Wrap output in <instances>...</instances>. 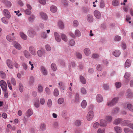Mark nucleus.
Returning <instances> with one entry per match:
<instances>
[{
	"label": "nucleus",
	"mask_w": 133,
	"mask_h": 133,
	"mask_svg": "<svg viewBox=\"0 0 133 133\" xmlns=\"http://www.w3.org/2000/svg\"><path fill=\"white\" fill-rule=\"evenodd\" d=\"M84 52L85 55L86 56L89 55L91 53V52L89 49L88 48H86L84 50Z\"/></svg>",
	"instance_id": "28"
},
{
	"label": "nucleus",
	"mask_w": 133,
	"mask_h": 133,
	"mask_svg": "<svg viewBox=\"0 0 133 133\" xmlns=\"http://www.w3.org/2000/svg\"><path fill=\"white\" fill-rule=\"evenodd\" d=\"M40 16L42 19L44 20H46L48 18V17L46 14L43 12L40 13Z\"/></svg>",
	"instance_id": "16"
},
{
	"label": "nucleus",
	"mask_w": 133,
	"mask_h": 133,
	"mask_svg": "<svg viewBox=\"0 0 133 133\" xmlns=\"http://www.w3.org/2000/svg\"><path fill=\"white\" fill-rule=\"evenodd\" d=\"M94 15L95 16L97 19H99L101 17V13L97 10H96L94 11Z\"/></svg>",
	"instance_id": "14"
},
{
	"label": "nucleus",
	"mask_w": 133,
	"mask_h": 133,
	"mask_svg": "<svg viewBox=\"0 0 133 133\" xmlns=\"http://www.w3.org/2000/svg\"><path fill=\"white\" fill-rule=\"evenodd\" d=\"M19 35L21 38L23 39L26 40L27 39V36L23 32H20Z\"/></svg>",
	"instance_id": "18"
},
{
	"label": "nucleus",
	"mask_w": 133,
	"mask_h": 133,
	"mask_svg": "<svg viewBox=\"0 0 133 133\" xmlns=\"http://www.w3.org/2000/svg\"><path fill=\"white\" fill-rule=\"evenodd\" d=\"M130 76V73L126 72L124 75V78L127 79L129 78Z\"/></svg>",
	"instance_id": "59"
},
{
	"label": "nucleus",
	"mask_w": 133,
	"mask_h": 133,
	"mask_svg": "<svg viewBox=\"0 0 133 133\" xmlns=\"http://www.w3.org/2000/svg\"><path fill=\"white\" fill-rule=\"evenodd\" d=\"M64 101V99L62 98H59L58 100V103L59 104H62Z\"/></svg>",
	"instance_id": "48"
},
{
	"label": "nucleus",
	"mask_w": 133,
	"mask_h": 133,
	"mask_svg": "<svg viewBox=\"0 0 133 133\" xmlns=\"http://www.w3.org/2000/svg\"><path fill=\"white\" fill-rule=\"evenodd\" d=\"M126 96L127 97L130 98L133 97V94L131 92L130 89H129L127 91Z\"/></svg>",
	"instance_id": "8"
},
{
	"label": "nucleus",
	"mask_w": 133,
	"mask_h": 133,
	"mask_svg": "<svg viewBox=\"0 0 133 133\" xmlns=\"http://www.w3.org/2000/svg\"><path fill=\"white\" fill-rule=\"evenodd\" d=\"M5 4L7 7H10L11 6L12 4L9 1H5Z\"/></svg>",
	"instance_id": "34"
},
{
	"label": "nucleus",
	"mask_w": 133,
	"mask_h": 133,
	"mask_svg": "<svg viewBox=\"0 0 133 133\" xmlns=\"http://www.w3.org/2000/svg\"><path fill=\"white\" fill-rule=\"evenodd\" d=\"M81 123V122L80 120H77L74 122V124L76 126L80 125Z\"/></svg>",
	"instance_id": "52"
},
{
	"label": "nucleus",
	"mask_w": 133,
	"mask_h": 133,
	"mask_svg": "<svg viewBox=\"0 0 133 133\" xmlns=\"http://www.w3.org/2000/svg\"><path fill=\"white\" fill-rule=\"evenodd\" d=\"M127 107L129 110L133 112V106L131 104H128L127 105Z\"/></svg>",
	"instance_id": "40"
},
{
	"label": "nucleus",
	"mask_w": 133,
	"mask_h": 133,
	"mask_svg": "<svg viewBox=\"0 0 133 133\" xmlns=\"http://www.w3.org/2000/svg\"><path fill=\"white\" fill-rule=\"evenodd\" d=\"M80 79L81 82L83 84H85L86 83L85 79L82 76H80Z\"/></svg>",
	"instance_id": "29"
},
{
	"label": "nucleus",
	"mask_w": 133,
	"mask_h": 133,
	"mask_svg": "<svg viewBox=\"0 0 133 133\" xmlns=\"http://www.w3.org/2000/svg\"><path fill=\"white\" fill-rule=\"evenodd\" d=\"M45 53V51L43 49L39 50L37 51V55L40 57L43 56L44 55Z\"/></svg>",
	"instance_id": "9"
},
{
	"label": "nucleus",
	"mask_w": 133,
	"mask_h": 133,
	"mask_svg": "<svg viewBox=\"0 0 133 133\" xmlns=\"http://www.w3.org/2000/svg\"><path fill=\"white\" fill-rule=\"evenodd\" d=\"M14 33H13L11 35H8L6 37L7 40L9 42H11L15 39V38L14 36Z\"/></svg>",
	"instance_id": "6"
},
{
	"label": "nucleus",
	"mask_w": 133,
	"mask_h": 133,
	"mask_svg": "<svg viewBox=\"0 0 133 133\" xmlns=\"http://www.w3.org/2000/svg\"><path fill=\"white\" fill-rule=\"evenodd\" d=\"M0 76L2 78H4L6 76V74L5 73L2 71H1L0 72Z\"/></svg>",
	"instance_id": "49"
},
{
	"label": "nucleus",
	"mask_w": 133,
	"mask_h": 133,
	"mask_svg": "<svg viewBox=\"0 0 133 133\" xmlns=\"http://www.w3.org/2000/svg\"><path fill=\"white\" fill-rule=\"evenodd\" d=\"M19 89L21 92H22L23 91V87L22 84L19 83Z\"/></svg>",
	"instance_id": "53"
},
{
	"label": "nucleus",
	"mask_w": 133,
	"mask_h": 133,
	"mask_svg": "<svg viewBox=\"0 0 133 133\" xmlns=\"http://www.w3.org/2000/svg\"><path fill=\"white\" fill-rule=\"evenodd\" d=\"M22 66H23V68L25 70H27L28 66L26 64H25V63H23L22 64Z\"/></svg>",
	"instance_id": "57"
},
{
	"label": "nucleus",
	"mask_w": 133,
	"mask_h": 133,
	"mask_svg": "<svg viewBox=\"0 0 133 133\" xmlns=\"http://www.w3.org/2000/svg\"><path fill=\"white\" fill-rule=\"evenodd\" d=\"M2 22L5 24H7L8 22L6 18L3 17L2 18Z\"/></svg>",
	"instance_id": "55"
},
{
	"label": "nucleus",
	"mask_w": 133,
	"mask_h": 133,
	"mask_svg": "<svg viewBox=\"0 0 133 133\" xmlns=\"http://www.w3.org/2000/svg\"><path fill=\"white\" fill-rule=\"evenodd\" d=\"M58 26L59 28L62 29H63L64 28V25L62 21H59L58 22Z\"/></svg>",
	"instance_id": "31"
},
{
	"label": "nucleus",
	"mask_w": 133,
	"mask_h": 133,
	"mask_svg": "<svg viewBox=\"0 0 133 133\" xmlns=\"http://www.w3.org/2000/svg\"><path fill=\"white\" fill-rule=\"evenodd\" d=\"M33 111L32 109H29L26 112V116L27 117H29L33 114Z\"/></svg>",
	"instance_id": "30"
},
{
	"label": "nucleus",
	"mask_w": 133,
	"mask_h": 133,
	"mask_svg": "<svg viewBox=\"0 0 133 133\" xmlns=\"http://www.w3.org/2000/svg\"><path fill=\"white\" fill-rule=\"evenodd\" d=\"M97 133H105L104 129H99L97 131Z\"/></svg>",
	"instance_id": "62"
},
{
	"label": "nucleus",
	"mask_w": 133,
	"mask_h": 133,
	"mask_svg": "<svg viewBox=\"0 0 133 133\" xmlns=\"http://www.w3.org/2000/svg\"><path fill=\"white\" fill-rule=\"evenodd\" d=\"M81 105L82 107L83 108H85L87 105V103L86 101L83 100L81 103Z\"/></svg>",
	"instance_id": "45"
},
{
	"label": "nucleus",
	"mask_w": 133,
	"mask_h": 133,
	"mask_svg": "<svg viewBox=\"0 0 133 133\" xmlns=\"http://www.w3.org/2000/svg\"><path fill=\"white\" fill-rule=\"evenodd\" d=\"M61 37L62 39L65 42L67 41L68 39L66 36L64 34H62L61 35Z\"/></svg>",
	"instance_id": "41"
},
{
	"label": "nucleus",
	"mask_w": 133,
	"mask_h": 133,
	"mask_svg": "<svg viewBox=\"0 0 133 133\" xmlns=\"http://www.w3.org/2000/svg\"><path fill=\"white\" fill-rule=\"evenodd\" d=\"M41 72L44 75H46L48 74V71L46 69L44 66H42L40 68Z\"/></svg>",
	"instance_id": "7"
},
{
	"label": "nucleus",
	"mask_w": 133,
	"mask_h": 133,
	"mask_svg": "<svg viewBox=\"0 0 133 133\" xmlns=\"http://www.w3.org/2000/svg\"><path fill=\"white\" fill-rule=\"evenodd\" d=\"M122 119L121 118H118L115 119L114 121V124H115L117 125L119 124Z\"/></svg>",
	"instance_id": "33"
},
{
	"label": "nucleus",
	"mask_w": 133,
	"mask_h": 133,
	"mask_svg": "<svg viewBox=\"0 0 133 133\" xmlns=\"http://www.w3.org/2000/svg\"><path fill=\"white\" fill-rule=\"evenodd\" d=\"M131 61L129 59H127L125 62V67H129L131 64Z\"/></svg>",
	"instance_id": "32"
},
{
	"label": "nucleus",
	"mask_w": 133,
	"mask_h": 133,
	"mask_svg": "<svg viewBox=\"0 0 133 133\" xmlns=\"http://www.w3.org/2000/svg\"><path fill=\"white\" fill-rule=\"evenodd\" d=\"M97 69L98 71H100L102 69L103 67L101 65H98L97 67Z\"/></svg>",
	"instance_id": "64"
},
{
	"label": "nucleus",
	"mask_w": 133,
	"mask_h": 133,
	"mask_svg": "<svg viewBox=\"0 0 133 133\" xmlns=\"http://www.w3.org/2000/svg\"><path fill=\"white\" fill-rule=\"evenodd\" d=\"M51 66L52 69L54 71H55L57 69V67L56 65L54 63H52L51 65Z\"/></svg>",
	"instance_id": "47"
},
{
	"label": "nucleus",
	"mask_w": 133,
	"mask_h": 133,
	"mask_svg": "<svg viewBox=\"0 0 133 133\" xmlns=\"http://www.w3.org/2000/svg\"><path fill=\"white\" fill-rule=\"evenodd\" d=\"M34 78L33 77L31 76L30 77L29 80V84L31 85L34 84Z\"/></svg>",
	"instance_id": "27"
},
{
	"label": "nucleus",
	"mask_w": 133,
	"mask_h": 133,
	"mask_svg": "<svg viewBox=\"0 0 133 133\" xmlns=\"http://www.w3.org/2000/svg\"><path fill=\"white\" fill-rule=\"evenodd\" d=\"M40 102L42 105H43L45 103L44 99L43 98H41L40 100Z\"/></svg>",
	"instance_id": "58"
},
{
	"label": "nucleus",
	"mask_w": 133,
	"mask_h": 133,
	"mask_svg": "<svg viewBox=\"0 0 133 133\" xmlns=\"http://www.w3.org/2000/svg\"><path fill=\"white\" fill-rule=\"evenodd\" d=\"M118 100V97H115L112 99L111 102H108L107 103V105L109 106H113L117 102Z\"/></svg>",
	"instance_id": "2"
},
{
	"label": "nucleus",
	"mask_w": 133,
	"mask_h": 133,
	"mask_svg": "<svg viewBox=\"0 0 133 133\" xmlns=\"http://www.w3.org/2000/svg\"><path fill=\"white\" fill-rule=\"evenodd\" d=\"M54 95L55 96H57L59 95V92L58 89H55L54 90Z\"/></svg>",
	"instance_id": "44"
},
{
	"label": "nucleus",
	"mask_w": 133,
	"mask_h": 133,
	"mask_svg": "<svg viewBox=\"0 0 133 133\" xmlns=\"http://www.w3.org/2000/svg\"><path fill=\"white\" fill-rule=\"evenodd\" d=\"M105 5L104 1L103 0H101L100 6V8H103L105 6Z\"/></svg>",
	"instance_id": "50"
},
{
	"label": "nucleus",
	"mask_w": 133,
	"mask_h": 133,
	"mask_svg": "<svg viewBox=\"0 0 133 133\" xmlns=\"http://www.w3.org/2000/svg\"><path fill=\"white\" fill-rule=\"evenodd\" d=\"M35 107L36 108H38L39 106V104L38 101H36L34 103Z\"/></svg>",
	"instance_id": "63"
},
{
	"label": "nucleus",
	"mask_w": 133,
	"mask_h": 133,
	"mask_svg": "<svg viewBox=\"0 0 133 133\" xmlns=\"http://www.w3.org/2000/svg\"><path fill=\"white\" fill-rule=\"evenodd\" d=\"M55 37L56 40L58 42H59L61 41L59 34L57 32H55L54 33Z\"/></svg>",
	"instance_id": "15"
},
{
	"label": "nucleus",
	"mask_w": 133,
	"mask_h": 133,
	"mask_svg": "<svg viewBox=\"0 0 133 133\" xmlns=\"http://www.w3.org/2000/svg\"><path fill=\"white\" fill-rule=\"evenodd\" d=\"M29 49L30 53L32 55L35 56L36 55V52L33 46H30L29 48Z\"/></svg>",
	"instance_id": "5"
},
{
	"label": "nucleus",
	"mask_w": 133,
	"mask_h": 133,
	"mask_svg": "<svg viewBox=\"0 0 133 133\" xmlns=\"http://www.w3.org/2000/svg\"><path fill=\"white\" fill-rule=\"evenodd\" d=\"M38 91L40 93H41L43 91V88L42 86L40 85H38Z\"/></svg>",
	"instance_id": "39"
},
{
	"label": "nucleus",
	"mask_w": 133,
	"mask_h": 133,
	"mask_svg": "<svg viewBox=\"0 0 133 133\" xmlns=\"http://www.w3.org/2000/svg\"><path fill=\"white\" fill-rule=\"evenodd\" d=\"M28 36L30 37H32L35 35V31L33 30H29L28 31Z\"/></svg>",
	"instance_id": "22"
},
{
	"label": "nucleus",
	"mask_w": 133,
	"mask_h": 133,
	"mask_svg": "<svg viewBox=\"0 0 133 133\" xmlns=\"http://www.w3.org/2000/svg\"><path fill=\"white\" fill-rule=\"evenodd\" d=\"M76 57L78 58L81 59L82 57V55L79 52H76Z\"/></svg>",
	"instance_id": "61"
},
{
	"label": "nucleus",
	"mask_w": 133,
	"mask_h": 133,
	"mask_svg": "<svg viewBox=\"0 0 133 133\" xmlns=\"http://www.w3.org/2000/svg\"><path fill=\"white\" fill-rule=\"evenodd\" d=\"M94 116V113L93 111H89L87 114V118L88 121H90L92 119Z\"/></svg>",
	"instance_id": "4"
},
{
	"label": "nucleus",
	"mask_w": 133,
	"mask_h": 133,
	"mask_svg": "<svg viewBox=\"0 0 133 133\" xmlns=\"http://www.w3.org/2000/svg\"><path fill=\"white\" fill-rule=\"evenodd\" d=\"M75 36L77 37H79L81 35V32L78 30H76L75 31Z\"/></svg>",
	"instance_id": "37"
},
{
	"label": "nucleus",
	"mask_w": 133,
	"mask_h": 133,
	"mask_svg": "<svg viewBox=\"0 0 133 133\" xmlns=\"http://www.w3.org/2000/svg\"><path fill=\"white\" fill-rule=\"evenodd\" d=\"M51 11L53 13L56 12L57 10V8L56 6L54 5H52L50 8Z\"/></svg>",
	"instance_id": "20"
},
{
	"label": "nucleus",
	"mask_w": 133,
	"mask_h": 133,
	"mask_svg": "<svg viewBox=\"0 0 133 133\" xmlns=\"http://www.w3.org/2000/svg\"><path fill=\"white\" fill-rule=\"evenodd\" d=\"M14 46L17 49L21 50L22 47L20 44L16 41H14L13 42Z\"/></svg>",
	"instance_id": "10"
},
{
	"label": "nucleus",
	"mask_w": 133,
	"mask_h": 133,
	"mask_svg": "<svg viewBox=\"0 0 133 133\" xmlns=\"http://www.w3.org/2000/svg\"><path fill=\"white\" fill-rule=\"evenodd\" d=\"M124 131L126 133H132V130L129 128H125L123 129Z\"/></svg>",
	"instance_id": "36"
},
{
	"label": "nucleus",
	"mask_w": 133,
	"mask_h": 133,
	"mask_svg": "<svg viewBox=\"0 0 133 133\" xmlns=\"http://www.w3.org/2000/svg\"><path fill=\"white\" fill-rule=\"evenodd\" d=\"M118 100V97H115L112 99L111 102H108L107 103V105L109 106H113L117 102Z\"/></svg>",
	"instance_id": "1"
},
{
	"label": "nucleus",
	"mask_w": 133,
	"mask_h": 133,
	"mask_svg": "<svg viewBox=\"0 0 133 133\" xmlns=\"http://www.w3.org/2000/svg\"><path fill=\"white\" fill-rule=\"evenodd\" d=\"M114 129L117 133H121L122 132V129L119 127L116 126L114 127Z\"/></svg>",
	"instance_id": "19"
},
{
	"label": "nucleus",
	"mask_w": 133,
	"mask_h": 133,
	"mask_svg": "<svg viewBox=\"0 0 133 133\" xmlns=\"http://www.w3.org/2000/svg\"><path fill=\"white\" fill-rule=\"evenodd\" d=\"M41 36L44 38H46L47 37V35L46 33L44 32H43L41 34Z\"/></svg>",
	"instance_id": "60"
},
{
	"label": "nucleus",
	"mask_w": 133,
	"mask_h": 133,
	"mask_svg": "<svg viewBox=\"0 0 133 133\" xmlns=\"http://www.w3.org/2000/svg\"><path fill=\"white\" fill-rule=\"evenodd\" d=\"M107 124V122L105 120L101 119L100 120L99 125L101 126L105 127Z\"/></svg>",
	"instance_id": "12"
},
{
	"label": "nucleus",
	"mask_w": 133,
	"mask_h": 133,
	"mask_svg": "<svg viewBox=\"0 0 133 133\" xmlns=\"http://www.w3.org/2000/svg\"><path fill=\"white\" fill-rule=\"evenodd\" d=\"M11 83L13 85L15 86L16 85V83L15 79L13 77H12L11 79Z\"/></svg>",
	"instance_id": "51"
},
{
	"label": "nucleus",
	"mask_w": 133,
	"mask_h": 133,
	"mask_svg": "<svg viewBox=\"0 0 133 133\" xmlns=\"http://www.w3.org/2000/svg\"><path fill=\"white\" fill-rule=\"evenodd\" d=\"M46 129V125L45 124H42L40 126L39 130L41 131L45 130Z\"/></svg>",
	"instance_id": "25"
},
{
	"label": "nucleus",
	"mask_w": 133,
	"mask_h": 133,
	"mask_svg": "<svg viewBox=\"0 0 133 133\" xmlns=\"http://www.w3.org/2000/svg\"><path fill=\"white\" fill-rule=\"evenodd\" d=\"M120 51L118 50L115 51L113 53V55L116 57H118L120 54Z\"/></svg>",
	"instance_id": "35"
},
{
	"label": "nucleus",
	"mask_w": 133,
	"mask_h": 133,
	"mask_svg": "<svg viewBox=\"0 0 133 133\" xmlns=\"http://www.w3.org/2000/svg\"><path fill=\"white\" fill-rule=\"evenodd\" d=\"M115 85L117 88H119L121 85V84L120 82H117L115 83Z\"/></svg>",
	"instance_id": "54"
},
{
	"label": "nucleus",
	"mask_w": 133,
	"mask_h": 133,
	"mask_svg": "<svg viewBox=\"0 0 133 133\" xmlns=\"http://www.w3.org/2000/svg\"><path fill=\"white\" fill-rule=\"evenodd\" d=\"M0 85L2 90L4 91H6L7 88L6 82L4 81L1 80L0 82Z\"/></svg>",
	"instance_id": "3"
},
{
	"label": "nucleus",
	"mask_w": 133,
	"mask_h": 133,
	"mask_svg": "<svg viewBox=\"0 0 133 133\" xmlns=\"http://www.w3.org/2000/svg\"><path fill=\"white\" fill-rule=\"evenodd\" d=\"M112 4L114 6H117L119 4V2L117 0H114L112 1Z\"/></svg>",
	"instance_id": "46"
},
{
	"label": "nucleus",
	"mask_w": 133,
	"mask_h": 133,
	"mask_svg": "<svg viewBox=\"0 0 133 133\" xmlns=\"http://www.w3.org/2000/svg\"><path fill=\"white\" fill-rule=\"evenodd\" d=\"M119 110V108L118 107L115 108L112 111V114H116L118 113Z\"/></svg>",
	"instance_id": "38"
},
{
	"label": "nucleus",
	"mask_w": 133,
	"mask_h": 133,
	"mask_svg": "<svg viewBox=\"0 0 133 133\" xmlns=\"http://www.w3.org/2000/svg\"><path fill=\"white\" fill-rule=\"evenodd\" d=\"M87 19L88 21L89 22H92L93 21V18L92 16L90 14L88 15Z\"/></svg>",
	"instance_id": "24"
},
{
	"label": "nucleus",
	"mask_w": 133,
	"mask_h": 133,
	"mask_svg": "<svg viewBox=\"0 0 133 133\" xmlns=\"http://www.w3.org/2000/svg\"><path fill=\"white\" fill-rule=\"evenodd\" d=\"M103 99V98L102 96L100 94H98L96 96V100L98 102H101Z\"/></svg>",
	"instance_id": "23"
},
{
	"label": "nucleus",
	"mask_w": 133,
	"mask_h": 133,
	"mask_svg": "<svg viewBox=\"0 0 133 133\" xmlns=\"http://www.w3.org/2000/svg\"><path fill=\"white\" fill-rule=\"evenodd\" d=\"M130 121H124L121 123V125L123 126H129Z\"/></svg>",
	"instance_id": "26"
},
{
	"label": "nucleus",
	"mask_w": 133,
	"mask_h": 133,
	"mask_svg": "<svg viewBox=\"0 0 133 133\" xmlns=\"http://www.w3.org/2000/svg\"><path fill=\"white\" fill-rule=\"evenodd\" d=\"M6 63L7 66L9 68L11 69L13 68L14 66L12 65V62L9 59H7L6 61Z\"/></svg>",
	"instance_id": "13"
},
{
	"label": "nucleus",
	"mask_w": 133,
	"mask_h": 133,
	"mask_svg": "<svg viewBox=\"0 0 133 133\" xmlns=\"http://www.w3.org/2000/svg\"><path fill=\"white\" fill-rule=\"evenodd\" d=\"M105 119L107 122L110 123L112 121V117L111 116L108 115L106 116Z\"/></svg>",
	"instance_id": "21"
},
{
	"label": "nucleus",
	"mask_w": 133,
	"mask_h": 133,
	"mask_svg": "<svg viewBox=\"0 0 133 133\" xmlns=\"http://www.w3.org/2000/svg\"><path fill=\"white\" fill-rule=\"evenodd\" d=\"M47 105L49 107H51L52 105V102L51 99H49L48 100Z\"/></svg>",
	"instance_id": "56"
},
{
	"label": "nucleus",
	"mask_w": 133,
	"mask_h": 133,
	"mask_svg": "<svg viewBox=\"0 0 133 133\" xmlns=\"http://www.w3.org/2000/svg\"><path fill=\"white\" fill-rule=\"evenodd\" d=\"M80 91L82 94H85L87 93V90L84 87L81 88L80 89Z\"/></svg>",
	"instance_id": "42"
},
{
	"label": "nucleus",
	"mask_w": 133,
	"mask_h": 133,
	"mask_svg": "<svg viewBox=\"0 0 133 133\" xmlns=\"http://www.w3.org/2000/svg\"><path fill=\"white\" fill-rule=\"evenodd\" d=\"M4 15L6 17L9 19L10 18L11 16L10 12L8 10L5 9L4 10Z\"/></svg>",
	"instance_id": "11"
},
{
	"label": "nucleus",
	"mask_w": 133,
	"mask_h": 133,
	"mask_svg": "<svg viewBox=\"0 0 133 133\" xmlns=\"http://www.w3.org/2000/svg\"><path fill=\"white\" fill-rule=\"evenodd\" d=\"M35 17L33 15H31L28 18V20L30 22L32 23L34 21Z\"/></svg>",
	"instance_id": "43"
},
{
	"label": "nucleus",
	"mask_w": 133,
	"mask_h": 133,
	"mask_svg": "<svg viewBox=\"0 0 133 133\" xmlns=\"http://www.w3.org/2000/svg\"><path fill=\"white\" fill-rule=\"evenodd\" d=\"M23 53L24 56L26 58H29L31 57V54L28 51L26 50H24L23 52Z\"/></svg>",
	"instance_id": "17"
}]
</instances>
